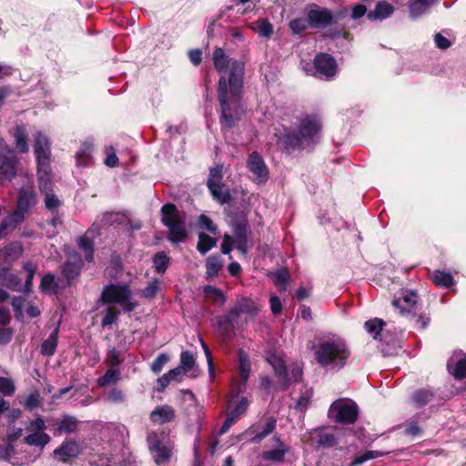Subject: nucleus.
I'll return each mask as SVG.
<instances>
[{
    "label": "nucleus",
    "instance_id": "4be33fe9",
    "mask_svg": "<svg viewBox=\"0 0 466 466\" xmlns=\"http://www.w3.org/2000/svg\"><path fill=\"white\" fill-rule=\"evenodd\" d=\"M25 217L15 210L5 216L0 224V238L5 237L9 232L16 228L24 220Z\"/></svg>",
    "mask_w": 466,
    "mask_h": 466
},
{
    "label": "nucleus",
    "instance_id": "393cba45",
    "mask_svg": "<svg viewBox=\"0 0 466 466\" xmlns=\"http://www.w3.org/2000/svg\"><path fill=\"white\" fill-rule=\"evenodd\" d=\"M15 141V150L20 153H26L29 151L27 131L25 126L17 125L12 133Z\"/></svg>",
    "mask_w": 466,
    "mask_h": 466
},
{
    "label": "nucleus",
    "instance_id": "7c9ffc66",
    "mask_svg": "<svg viewBox=\"0 0 466 466\" xmlns=\"http://www.w3.org/2000/svg\"><path fill=\"white\" fill-rule=\"evenodd\" d=\"M58 332H59V328L57 326L51 332V334L48 336V338L44 340V342L41 345V353L43 355L52 356L55 354L56 346H57Z\"/></svg>",
    "mask_w": 466,
    "mask_h": 466
},
{
    "label": "nucleus",
    "instance_id": "3c124183",
    "mask_svg": "<svg viewBox=\"0 0 466 466\" xmlns=\"http://www.w3.org/2000/svg\"><path fill=\"white\" fill-rule=\"evenodd\" d=\"M153 262L157 272H164L168 266L169 259L165 253L159 252L154 257Z\"/></svg>",
    "mask_w": 466,
    "mask_h": 466
},
{
    "label": "nucleus",
    "instance_id": "20e7f679",
    "mask_svg": "<svg viewBox=\"0 0 466 466\" xmlns=\"http://www.w3.org/2000/svg\"><path fill=\"white\" fill-rule=\"evenodd\" d=\"M392 305L401 315L410 316L418 328L425 329L430 321L426 316L418 315L419 300L418 295L412 290L403 289L392 300Z\"/></svg>",
    "mask_w": 466,
    "mask_h": 466
},
{
    "label": "nucleus",
    "instance_id": "0e129e2a",
    "mask_svg": "<svg viewBox=\"0 0 466 466\" xmlns=\"http://www.w3.org/2000/svg\"><path fill=\"white\" fill-rule=\"evenodd\" d=\"M24 268L27 273L26 280H25V289H28L32 284V280L34 279L36 267L32 263L28 262L24 265Z\"/></svg>",
    "mask_w": 466,
    "mask_h": 466
},
{
    "label": "nucleus",
    "instance_id": "6ab92c4d",
    "mask_svg": "<svg viewBox=\"0 0 466 466\" xmlns=\"http://www.w3.org/2000/svg\"><path fill=\"white\" fill-rule=\"evenodd\" d=\"M81 266L82 260L78 254L74 253L69 255L62 269L63 277L66 279L67 283H69L70 280L74 279L79 274Z\"/></svg>",
    "mask_w": 466,
    "mask_h": 466
},
{
    "label": "nucleus",
    "instance_id": "f704fd0d",
    "mask_svg": "<svg viewBox=\"0 0 466 466\" xmlns=\"http://www.w3.org/2000/svg\"><path fill=\"white\" fill-rule=\"evenodd\" d=\"M208 189L210 190L213 198L220 204L228 203L231 198L229 190L225 188L223 184L215 187H209Z\"/></svg>",
    "mask_w": 466,
    "mask_h": 466
},
{
    "label": "nucleus",
    "instance_id": "412c9836",
    "mask_svg": "<svg viewBox=\"0 0 466 466\" xmlns=\"http://www.w3.org/2000/svg\"><path fill=\"white\" fill-rule=\"evenodd\" d=\"M175 410L169 405H161L154 409L150 413V420L155 424H165L175 418Z\"/></svg>",
    "mask_w": 466,
    "mask_h": 466
},
{
    "label": "nucleus",
    "instance_id": "49530a36",
    "mask_svg": "<svg viewBox=\"0 0 466 466\" xmlns=\"http://www.w3.org/2000/svg\"><path fill=\"white\" fill-rule=\"evenodd\" d=\"M276 428V420L274 419H269L265 426L263 427V430L259 432H258L252 439V442H259L264 438H266L268 434H270Z\"/></svg>",
    "mask_w": 466,
    "mask_h": 466
},
{
    "label": "nucleus",
    "instance_id": "774afa93",
    "mask_svg": "<svg viewBox=\"0 0 466 466\" xmlns=\"http://www.w3.org/2000/svg\"><path fill=\"white\" fill-rule=\"evenodd\" d=\"M233 244H234L233 238L230 235H228V234H225V236L223 238V242L221 244V251H222V253L229 254L231 249H232V245Z\"/></svg>",
    "mask_w": 466,
    "mask_h": 466
},
{
    "label": "nucleus",
    "instance_id": "72a5a7b5",
    "mask_svg": "<svg viewBox=\"0 0 466 466\" xmlns=\"http://www.w3.org/2000/svg\"><path fill=\"white\" fill-rule=\"evenodd\" d=\"M216 245H217L216 238H213L205 233H199L198 243L197 248L201 254H206Z\"/></svg>",
    "mask_w": 466,
    "mask_h": 466
},
{
    "label": "nucleus",
    "instance_id": "680f3d73",
    "mask_svg": "<svg viewBox=\"0 0 466 466\" xmlns=\"http://www.w3.org/2000/svg\"><path fill=\"white\" fill-rule=\"evenodd\" d=\"M274 282H275V285L280 290L286 289L287 282H288V273L286 271H284V270L278 271L275 274Z\"/></svg>",
    "mask_w": 466,
    "mask_h": 466
},
{
    "label": "nucleus",
    "instance_id": "c03bdc74",
    "mask_svg": "<svg viewBox=\"0 0 466 466\" xmlns=\"http://www.w3.org/2000/svg\"><path fill=\"white\" fill-rule=\"evenodd\" d=\"M120 372L113 367L104 376L98 379V384L102 387L116 382L119 380Z\"/></svg>",
    "mask_w": 466,
    "mask_h": 466
},
{
    "label": "nucleus",
    "instance_id": "7ed1b4c3",
    "mask_svg": "<svg viewBox=\"0 0 466 466\" xmlns=\"http://www.w3.org/2000/svg\"><path fill=\"white\" fill-rule=\"evenodd\" d=\"M258 312V307L255 301L248 298L238 299L228 315L220 317L218 324L220 329H227L228 326H234L253 319Z\"/></svg>",
    "mask_w": 466,
    "mask_h": 466
},
{
    "label": "nucleus",
    "instance_id": "8fccbe9b",
    "mask_svg": "<svg viewBox=\"0 0 466 466\" xmlns=\"http://www.w3.org/2000/svg\"><path fill=\"white\" fill-rule=\"evenodd\" d=\"M433 281L437 286L447 288L452 284V277L449 273L436 271L433 275Z\"/></svg>",
    "mask_w": 466,
    "mask_h": 466
},
{
    "label": "nucleus",
    "instance_id": "423d86ee",
    "mask_svg": "<svg viewBox=\"0 0 466 466\" xmlns=\"http://www.w3.org/2000/svg\"><path fill=\"white\" fill-rule=\"evenodd\" d=\"M101 300L106 304H118L124 311H133L137 303L133 299L127 285H109L103 289Z\"/></svg>",
    "mask_w": 466,
    "mask_h": 466
},
{
    "label": "nucleus",
    "instance_id": "f3484780",
    "mask_svg": "<svg viewBox=\"0 0 466 466\" xmlns=\"http://www.w3.org/2000/svg\"><path fill=\"white\" fill-rule=\"evenodd\" d=\"M238 358V373L240 377V381L234 383L231 390L232 393L235 392L237 394L245 390V383L248 380L250 372V363L248 356L243 351H239Z\"/></svg>",
    "mask_w": 466,
    "mask_h": 466
},
{
    "label": "nucleus",
    "instance_id": "5701e85b",
    "mask_svg": "<svg viewBox=\"0 0 466 466\" xmlns=\"http://www.w3.org/2000/svg\"><path fill=\"white\" fill-rule=\"evenodd\" d=\"M248 167L249 171L252 172L258 179H267L268 169L264 164L263 159L258 153L253 152L249 155Z\"/></svg>",
    "mask_w": 466,
    "mask_h": 466
},
{
    "label": "nucleus",
    "instance_id": "2eb2a0df",
    "mask_svg": "<svg viewBox=\"0 0 466 466\" xmlns=\"http://www.w3.org/2000/svg\"><path fill=\"white\" fill-rule=\"evenodd\" d=\"M316 74L319 77L329 78L337 72V65L333 57L328 54H319L314 59Z\"/></svg>",
    "mask_w": 466,
    "mask_h": 466
},
{
    "label": "nucleus",
    "instance_id": "dca6fc26",
    "mask_svg": "<svg viewBox=\"0 0 466 466\" xmlns=\"http://www.w3.org/2000/svg\"><path fill=\"white\" fill-rule=\"evenodd\" d=\"M234 238L235 248L242 254L248 251V221L246 218H240L234 224Z\"/></svg>",
    "mask_w": 466,
    "mask_h": 466
},
{
    "label": "nucleus",
    "instance_id": "ddd939ff",
    "mask_svg": "<svg viewBox=\"0 0 466 466\" xmlns=\"http://www.w3.org/2000/svg\"><path fill=\"white\" fill-rule=\"evenodd\" d=\"M308 19L310 27L323 28L332 22L333 15L327 8L312 5L308 10Z\"/></svg>",
    "mask_w": 466,
    "mask_h": 466
},
{
    "label": "nucleus",
    "instance_id": "338daca9",
    "mask_svg": "<svg viewBox=\"0 0 466 466\" xmlns=\"http://www.w3.org/2000/svg\"><path fill=\"white\" fill-rule=\"evenodd\" d=\"M270 309L274 315H279L282 310V304L279 297L271 296L270 299Z\"/></svg>",
    "mask_w": 466,
    "mask_h": 466
},
{
    "label": "nucleus",
    "instance_id": "58836bf2",
    "mask_svg": "<svg viewBox=\"0 0 466 466\" xmlns=\"http://www.w3.org/2000/svg\"><path fill=\"white\" fill-rule=\"evenodd\" d=\"M223 177V166L218 165L215 167H212L209 171V177L208 179V187H215L218 185H222L221 180Z\"/></svg>",
    "mask_w": 466,
    "mask_h": 466
},
{
    "label": "nucleus",
    "instance_id": "a211bd4d",
    "mask_svg": "<svg viewBox=\"0 0 466 466\" xmlns=\"http://www.w3.org/2000/svg\"><path fill=\"white\" fill-rule=\"evenodd\" d=\"M394 13V7L386 0L379 1L374 9L367 13V18L370 21H382L389 18Z\"/></svg>",
    "mask_w": 466,
    "mask_h": 466
},
{
    "label": "nucleus",
    "instance_id": "f257e3e1",
    "mask_svg": "<svg viewBox=\"0 0 466 466\" xmlns=\"http://www.w3.org/2000/svg\"><path fill=\"white\" fill-rule=\"evenodd\" d=\"M216 70L220 78L218 96L223 124L231 127L242 114L240 97L243 87L244 64L228 58L223 49L216 48L212 55Z\"/></svg>",
    "mask_w": 466,
    "mask_h": 466
},
{
    "label": "nucleus",
    "instance_id": "cd10ccee",
    "mask_svg": "<svg viewBox=\"0 0 466 466\" xmlns=\"http://www.w3.org/2000/svg\"><path fill=\"white\" fill-rule=\"evenodd\" d=\"M289 450V448L284 442L278 441V446L274 450L263 451L261 456L266 461L280 462Z\"/></svg>",
    "mask_w": 466,
    "mask_h": 466
},
{
    "label": "nucleus",
    "instance_id": "69168bd1",
    "mask_svg": "<svg viewBox=\"0 0 466 466\" xmlns=\"http://www.w3.org/2000/svg\"><path fill=\"white\" fill-rule=\"evenodd\" d=\"M404 432L406 435L416 437L421 433V431L416 422L410 421L406 424Z\"/></svg>",
    "mask_w": 466,
    "mask_h": 466
},
{
    "label": "nucleus",
    "instance_id": "de8ad7c7",
    "mask_svg": "<svg viewBox=\"0 0 466 466\" xmlns=\"http://www.w3.org/2000/svg\"><path fill=\"white\" fill-rule=\"evenodd\" d=\"M310 27L309 21L307 18H297L289 22V28L294 34H300Z\"/></svg>",
    "mask_w": 466,
    "mask_h": 466
},
{
    "label": "nucleus",
    "instance_id": "4d7b16f0",
    "mask_svg": "<svg viewBox=\"0 0 466 466\" xmlns=\"http://www.w3.org/2000/svg\"><path fill=\"white\" fill-rule=\"evenodd\" d=\"M452 374L459 380L466 377V358L461 359L456 362Z\"/></svg>",
    "mask_w": 466,
    "mask_h": 466
},
{
    "label": "nucleus",
    "instance_id": "79ce46f5",
    "mask_svg": "<svg viewBox=\"0 0 466 466\" xmlns=\"http://www.w3.org/2000/svg\"><path fill=\"white\" fill-rule=\"evenodd\" d=\"M77 429V420L73 417H65L59 423L57 432L70 433L76 431Z\"/></svg>",
    "mask_w": 466,
    "mask_h": 466
},
{
    "label": "nucleus",
    "instance_id": "4c0bfd02",
    "mask_svg": "<svg viewBox=\"0 0 466 466\" xmlns=\"http://www.w3.org/2000/svg\"><path fill=\"white\" fill-rule=\"evenodd\" d=\"M179 367L187 373L194 371L196 370V360L193 354L189 351H183L180 355Z\"/></svg>",
    "mask_w": 466,
    "mask_h": 466
},
{
    "label": "nucleus",
    "instance_id": "1a4fd4ad",
    "mask_svg": "<svg viewBox=\"0 0 466 466\" xmlns=\"http://www.w3.org/2000/svg\"><path fill=\"white\" fill-rule=\"evenodd\" d=\"M163 433L151 432L147 436L148 447L157 464L167 463L172 454V444L165 440Z\"/></svg>",
    "mask_w": 466,
    "mask_h": 466
},
{
    "label": "nucleus",
    "instance_id": "c756f323",
    "mask_svg": "<svg viewBox=\"0 0 466 466\" xmlns=\"http://www.w3.org/2000/svg\"><path fill=\"white\" fill-rule=\"evenodd\" d=\"M267 360L271 365L276 374L283 380V382L286 383L289 380L288 378L287 368L279 356L270 354L267 357Z\"/></svg>",
    "mask_w": 466,
    "mask_h": 466
},
{
    "label": "nucleus",
    "instance_id": "9d476101",
    "mask_svg": "<svg viewBox=\"0 0 466 466\" xmlns=\"http://www.w3.org/2000/svg\"><path fill=\"white\" fill-rule=\"evenodd\" d=\"M45 430H46V426L42 418L27 421L25 423L27 435L24 438V442L30 446L39 447L42 451L50 441L49 435L44 432Z\"/></svg>",
    "mask_w": 466,
    "mask_h": 466
},
{
    "label": "nucleus",
    "instance_id": "e2e57ef3",
    "mask_svg": "<svg viewBox=\"0 0 466 466\" xmlns=\"http://www.w3.org/2000/svg\"><path fill=\"white\" fill-rule=\"evenodd\" d=\"M106 361L111 367L117 366L122 361L120 351L116 350V349L110 350Z\"/></svg>",
    "mask_w": 466,
    "mask_h": 466
},
{
    "label": "nucleus",
    "instance_id": "a19ab883",
    "mask_svg": "<svg viewBox=\"0 0 466 466\" xmlns=\"http://www.w3.org/2000/svg\"><path fill=\"white\" fill-rule=\"evenodd\" d=\"M102 220L105 224L107 225H122L125 224L127 220V218L125 214L119 212H106L103 215Z\"/></svg>",
    "mask_w": 466,
    "mask_h": 466
},
{
    "label": "nucleus",
    "instance_id": "603ef678",
    "mask_svg": "<svg viewBox=\"0 0 466 466\" xmlns=\"http://www.w3.org/2000/svg\"><path fill=\"white\" fill-rule=\"evenodd\" d=\"M254 30L259 35L266 37H269L273 33L272 25L265 20L258 21L254 26Z\"/></svg>",
    "mask_w": 466,
    "mask_h": 466
},
{
    "label": "nucleus",
    "instance_id": "a18cd8bd",
    "mask_svg": "<svg viewBox=\"0 0 466 466\" xmlns=\"http://www.w3.org/2000/svg\"><path fill=\"white\" fill-rule=\"evenodd\" d=\"M79 247L85 251V257L87 261L93 259V242L87 235L82 236L78 239Z\"/></svg>",
    "mask_w": 466,
    "mask_h": 466
},
{
    "label": "nucleus",
    "instance_id": "e433bc0d",
    "mask_svg": "<svg viewBox=\"0 0 466 466\" xmlns=\"http://www.w3.org/2000/svg\"><path fill=\"white\" fill-rule=\"evenodd\" d=\"M40 289L46 293H56L58 289V283L55 275L48 273L42 278Z\"/></svg>",
    "mask_w": 466,
    "mask_h": 466
},
{
    "label": "nucleus",
    "instance_id": "bf43d9fd",
    "mask_svg": "<svg viewBox=\"0 0 466 466\" xmlns=\"http://www.w3.org/2000/svg\"><path fill=\"white\" fill-rule=\"evenodd\" d=\"M199 227L203 229L208 230L210 233H217V227L214 225L212 220L205 215H201L198 219Z\"/></svg>",
    "mask_w": 466,
    "mask_h": 466
},
{
    "label": "nucleus",
    "instance_id": "c85d7f7f",
    "mask_svg": "<svg viewBox=\"0 0 466 466\" xmlns=\"http://www.w3.org/2000/svg\"><path fill=\"white\" fill-rule=\"evenodd\" d=\"M435 0H411L409 3L410 16L415 19L426 13Z\"/></svg>",
    "mask_w": 466,
    "mask_h": 466
},
{
    "label": "nucleus",
    "instance_id": "aec40b11",
    "mask_svg": "<svg viewBox=\"0 0 466 466\" xmlns=\"http://www.w3.org/2000/svg\"><path fill=\"white\" fill-rule=\"evenodd\" d=\"M36 195L32 190H23L17 199V207L15 211L26 217L30 209L36 204Z\"/></svg>",
    "mask_w": 466,
    "mask_h": 466
},
{
    "label": "nucleus",
    "instance_id": "09e8293b",
    "mask_svg": "<svg viewBox=\"0 0 466 466\" xmlns=\"http://www.w3.org/2000/svg\"><path fill=\"white\" fill-rule=\"evenodd\" d=\"M118 315V310H116L112 306H108L104 311V317L102 319L101 325L103 327H106L113 324L116 320Z\"/></svg>",
    "mask_w": 466,
    "mask_h": 466
},
{
    "label": "nucleus",
    "instance_id": "473e14b6",
    "mask_svg": "<svg viewBox=\"0 0 466 466\" xmlns=\"http://www.w3.org/2000/svg\"><path fill=\"white\" fill-rule=\"evenodd\" d=\"M223 267V262L219 257H209L206 261L207 279L211 280L215 279Z\"/></svg>",
    "mask_w": 466,
    "mask_h": 466
},
{
    "label": "nucleus",
    "instance_id": "864d4df0",
    "mask_svg": "<svg viewBox=\"0 0 466 466\" xmlns=\"http://www.w3.org/2000/svg\"><path fill=\"white\" fill-rule=\"evenodd\" d=\"M432 398V394L429 390H419L414 393L412 397L413 402L417 406H423L427 404Z\"/></svg>",
    "mask_w": 466,
    "mask_h": 466
},
{
    "label": "nucleus",
    "instance_id": "13d9d810",
    "mask_svg": "<svg viewBox=\"0 0 466 466\" xmlns=\"http://www.w3.org/2000/svg\"><path fill=\"white\" fill-rule=\"evenodd\" d=\"M169 357L162 353L157 356V358L152 362L151 370L154 373H159L163 369L164 365L168 361Z\"/></svg>",
    "mask_w": 466,
    "mask_h": 466
},
{
    "label": "nucleus",
    "instance_id": "052dcab7",
    "mask_svg": "<svg viewBox=\"0 0 466 466\" xmlns=\"http://www.w3.org/2000/svg\"><path fill=\"white\" fill-rule=\"evenodd\" d=\"M318 442L322 447H332L336 444V439L331 433H320Z\"/></svg>",
    "mask_w": 466,
    "mask_h": 466
},
{
    "label": "nucleus",
    "instance_id": "0eeeda50",
    "mask_svg": "<svg viewBox=\"0 0 466 466\" xmlns=\"http://www.w3.org/2000/svg\"><path fill=\"white\" fill-rule=\"evenodd\" d=\"M320 130V123L315 117L308 116L302 120L299 134L290 135L288 134L286 136L285 143L291 147H300L304 144H309L311 140L314 139L315 137L319 134Z\"/></svg>",
    "mask_w": 466,
    "mask_h": 466
},
{
    "label": "nucleus",
    "instance_id": "a878e982",
    "mask_svg": "<svg viewBox=\"0 0 466 466\" xmlns=\"http://www.w3.org/2000/svg\"><path fill=\"white\" fill-rule=\"evenodd\" d=\"M93 148L94 144L92 140H86L81 144L76 155V164L78 166L86 167L91 163Z\"/></svg>",
    "mask_w": 466,
    "mask_h": 466
},
{
    "label": "nucleus",
    "instance_id": "4468645a",
    "mask_svg": "<svg viewBox=\"0 0 466 466\" xmlns=\"http://www.w3.org/2000/svg\"><path fill=\"white\" fill-rule=\"evenodd\" d=\"M23 253V247L19 242H14L0 251V278L8 270L11 262L18 259Z\"/></svg>",
    "mask_w": 466,
    "mask_h": 466
},
{
    "label": "nucleus",
    "instance_id": "f03ea898",
    "mask_svg": "<svg viewBox=\"0 0 466 466\" xmlns=\"http://www.w3.org/2000/svg\"><path fill=\"white\" fill-rule=\"evenodd\" d=\"M350 356L346 340L338 336L321 340L314 351L315 360L321 367L337 370L346 365Z\"/></svg>",
    "mask_w": 466,
    "mask_h": 466
},
{
    "label": "nucleus",
    "instance_id": "b1692460",
    "mask_svg": "<svg viewBox=\"0 0 466 466\" xmlns=\"http://www.w3.org/2000/svg\"><path fill=\"white\" fill-rule=\"evenodd\" d=\"M79 452L80 448L76 441H66L55 450L54 454L58 460L66 461L68 459L77 456Z\"/></svg>",
    "mask_w": 466,
    "mask_h": 466
},
{
    "label": "nucleus",
    "instance_id": "f8f14e48",
    "mask_svg": "<svg viewBox=\"0 0 466 466\" xmlns=\"http://www.w3.org/2000/svg\"><path fill=\"white\" fill-rule=\"evenodd\" d=\"M34 153L37 161V166L46 168V165H50L51 145L48 137L40 131L34 135Z\"/></svg>",
    "mask_w": 466,
    "mask_h": 466
},
{
    "label": "nucleus",
    "instance_id": "ea45409f",
    "mask_svg": "<svg viewBox=\"0 0 466 466\" xmlns=\"http://www.w3.org/2000/svg\"><path fill=\"white\" fill-rule=\"evenodd\" d=\"M161 288V281L153 279L148 282L147 286L140 291L141 297L151 299L156 297Z\"/></svg>",
    "mask_w": 466,
    "mask_h": 466
},
{
    "label": "nucleus",
    "instance_id": "5fc2aeb1",
    "mask_svg": "<svg viewBox=\"0 0 466 466\" xmlns=\"http://www.w3.org/2000/svg\"><path fill=\"white\" fill-rule=\"evenodd\" d=\"M44 195L46 208L50 211L57 209L61 203L58 198L55 194H53V191L46 192L44 193Z\"/></svg>",
    "mask_w": 466,
    "mask_h": 466
},
{
    "label": "nucleus",
    "instance_id": "6e6d98bb",
    "mask_svg": "<svg viewBox=\"0 0 466 466\" xmlns=\"http://www.w3.org/2000/svg\"><path fill=\"white\" fill-rule=\"evenodd\" d=\"M15 384L9 378L0 377V392L4 395L10 396L15 392Z\"/></svg>",
    "mask_w": 466,
    "mask_h": 466
},
{
    "label": "nucleus",
    "instance_id": "2f4dec72",
    "mask_svg": "<svg viewBox=\"0 0 466 466\" xmlns=\"http://www.w3.org/2000/svg\"><path fill=\"white\" fill-rule=\"evenodd\" d=\"M248 404L249 402L246 397H241L239 400H234L232 398L230 400L231 410L228 415L237 420L246 412Z\"/></svg>",
    "mask_w": 466,
    "mask_h": 466
},
{
    "label": "nucleus",
    "instance_id": "6e6552de",
    "mask_svg": "<svg viewBox=\"0 0 466 466\" xmlns=\"http://www.w3.org/2000/svg\"><path fill=\"white\" fill-rule=\"evenodd\" d=\"M329 417L337 422L354 423L358 417V406L349 399L338 400L330 405Z\"/></svg>",
    "mask_w": 466,
    "mask_h": 466
},
{
    "label": "nucleus",
    "instance_id": "39448f33",
    "mask_svg": "<svg viewBox=\"0 0 466 466\" xmlns=\"http://www.w3.org/2000/svg\"><path fill=\"white\" fill-rule=\"evenodd\" d=\"M162 222L168 228L169 240L182 242L187 238L185 216L177 211L173 204H166L161 208Z\"/></svg>",
    "mask_w": 466,
    "mask_h": 466
},
{
    "label": "nucleus",
    "instance_id": "37998d69",
    "mask_svg": "<svg viewBox=\"0 0 466 466\" xmlns=\"http://www.w3.org/2000/svg\"><path fill=\"white\" fill-rule=\"evenodd\" d=\"M383 325L384 322L381 319H373L365 322V329L369 334H370L374 339H377L382 330Z\"/></svg>",
    "mask_w": 466,
    "mask_h": 466
},
{
    "label": "nucleus",
    "instance_id": "bb28decb",
    "mask_svg": "<svg viewBox=\"0 0 466 466\" xmlns=\"http://www.w3.org/2000/svg\"><path fill=\"white\" fill-rule=\"evenodd\" d=\"M37 176L41 192L44 194L53 191L50 165H46V168L42 166H37Z\"/></svg>",
    "mask_w": 466,
    "mask_h": 466
},
{
    "label": "nucleus",
    "instance_id": "c9c22d12",
    "mask_svg": "<svg viewBox=\"0 0 466 466\" xmlns=\"http://www.w3.org/2000/svg\"><path fill=\"white\" fill-rule=\"evenodd\" d=\"M204 293L207 299H210L212 302L217 303L218 305H223L226 301V297L224 293L212 286H206L204 288Z\"/></svg>",
    "mask_w": 466,
    "mask_h": 466
},
{
    "label": "nucleus",
    "instance_id": "9b49d317",
    "mask_svg": "<svg viewBox=\"0 0 466 466\" xmlns=\"http://www.w3.org/2000/svg\"><path fill=\"white\" fill-rule=\"evenodd\" d=\"M17 165V157L5 142V147L0 148V180H12L16 175Z\"/></svg>",
    "mask_w": 466,
    "mask_h": 466
}]
</instances>
